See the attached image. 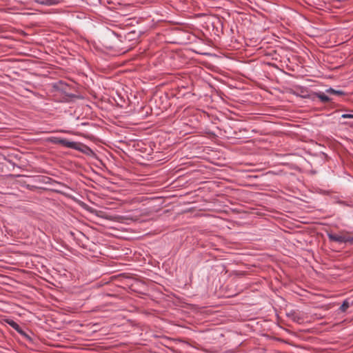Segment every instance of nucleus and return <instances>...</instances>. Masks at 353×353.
Masks as SVG:
<instances>
[{
	"mask_svg": "<svg viewBox=\"0 0 353 353\" xmlns=\"http://www.w3.org/2000/svg\"><path fill=\"white\" fill-rule=\"evenodd\" d=\"M328 239L331 241L337 242L339 243H345L346 236L345 235L336 234H328Z\"/></svg>",
	"mask_w": 353,
	"mask_h": 353,
	"instance_id": "nucleus-5",
	"label": "nucleus"
},
{
	"mask_svg": "<svg viewBox=\"0 0 353 353\" xmlns=\"http://www.w3.org/2000/svg\"><path fill=\"white\" fill-rule=\"evenodd\" d=\"M325 92L328 94H336V95H339V96H342V95L345 94V92L343 91L340 90H334L332 88L327 89L325 90Z\"/></svg>",
	"mask_w": 353,
	"mask_h": 353,
	"instance_id": "nucleus-8",
	"label": "nucleus"
},
{
	"mask_svg": "<svg viewBox=\"0 0 353 353\" xmlns=\"http://www.w3.org/2000/svg\"><path fill=\"white\" fill-rule=\"evenodd\" d=\"M55 143L60 144L63 146H65L68 148L77 149V143L74 141H70L66 139H57L55 141Z\"/></svg>",
	"mask_w": 353,
	"mask_h": 353,
	"instance_id": "nucleus-4",
	"label": "nucleus"
},
{
	"mask_svg": "<svg viewBox=\"0 0 353 353\" xmlns=\"http://www.w3.org/2000/svg\"><path fill=\"white\" fill-rule=\"evenodd\" d=\"M5 321L14 330H16L20 335L28 339L29 341H32L30 336L19 326V325L17 322L12 319H6Z\"/></svg>",
	"mask_w": 353,
	"mask_h": 353,
	"instance_id": "nucleus-1",
	"label": "nucleus"
},
{
	"mask_svg": "<svg viewBox=\"0 0 353 353\" xmlns=\"http://www.w3.org/2000/svg\"><path fill=\"white\" fill-rule=\"evenodd\" d=\"M314 95L316 96L323 103H327L331 101V99L323 92H315Z\"/></svg>",
	"mask_w": 353,
	"mask_h": 353,
	"instance_id": "nucleus-7",
	"label": "nucleus"
},
{
	"mask_svg": "<svg viewBox=\"0 0 353 353\" xmlns=\"http://www.w3.org/2000/svg\"><path fill=\"white\" fill-rule=\"evenodd\" d=\"M37 3L44 6H55L60 3V0H36Z\"/></svg>",
	"mask_w": 353,
	"mask_h": 353,
	"instance_id": "nucleus-6",
	"label": "nucleus"
},
{
	"mask_svg": "<svg viewBox=\"0 0 353 353\" xmlns=\"http://www.w3.org/2000/svg\"><path fill=\"white\" fill-rule=\"evenodd\" d=\"M5 321L14 330H16L20 335L28 339L29 341H32L30 336L19 326V325L17 322L12 319H6Z\"/></svg>",
	"mask_w": 353,
	"mask_h": 353,
	"instance_id": "nucleus-3",
	"label": "nucleus"
},
{
	"mask_svg": "<svg viewBox=\"0 0 353 353\" xmlns=\"http://www.w3.org/2000/svg\"><path fill=\"white\" fill-rule=\"evenodd\" d=\"M349 307H350V303H349V302L347 300H345V301H344L343 302V303L341 305L339 310L341 312H345L349 308Z\"/></svg>",
	"mask_w": 353,
	"mask_h": 353,
	"instance_id": "nucleus-10",
	"label": "nucleus"
},
{
	"mask_svg": "<svg viewBox=\"0 0 353 353\" xmlns=\"http://www.w3.org/2000/svg\"><path fill=\"white\" fill-rule=\"evenodd\" d=\"M346 243H349L350 244L353 245V235L352 236H346Z\"/></svg>",
	"mask_w": 353,
	"mask_h": 353,
	"instance_id": "nucleus-12",
	"label": "nucleus"
},
{
	"mask_svg": "<svg viewBox=\"0 0 353 353\" xmlns=\"http://www.w3.org/2000/svg\"><path fill=\"white\" fill-rule=\"evenodd\" d=\"M5 321L14 330H16L20 335L28 339L29 341H32L30 336L19 326V325L17 322L12 319H6Z\"/></svg>",
	"mask_w": 353,
	"mask_h": 353,
	"instance_id": "nucleus-2",
	"label": "nucleus"
},
{
	"mask_svg": "<svg viewBox=\"0 0 353 353\" xmlns=\"http://www.w3.org/2000/svg\"><path fill=\"white\" fill-rule=\"evenodd\" d=\"M343 119H353V110H350L349 113H345L341 115Z\"/></svg>",
	"mask_w": 353,
	"mask_h": 353,
	"instance_id": "nucleus-11",
	"label": "nucleus"
},
{
	"mask_svg": "<svg viewBox=\"0 0 353 353\" xmlns=\"http://www.w3.org/2000/svg\"><path fill=\"white\" fill-rule=\"evenodd\" d=\"M299 90H300V93L298 94V95L301 96L303 98H308L309 97V94H307V91L306 90V89H305L303 87H300L299 88Z\"/></svg>",
	"mask_w": 353,
	"mask_h": 353,
	"instance_id": "nucleus-9",
	"label": "nucleus"
}]
</instances>
